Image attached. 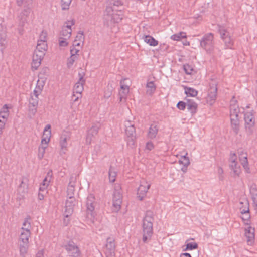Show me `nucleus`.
<instances>
[{"label":"nucleus","mask_w":257,"mask_h":257,"mask_svg":"<svg viewBox=\"0 0 257 257\" xmlns=\"http://www.w3.org/2000/svg\"><path fill=\"white\" fill-rule=\"evenodd\" d=\"M144 41L152 46H156L158 44V41L150 35L145 36Z\"/></svg>","instance_id":"cd10ccee"},{"label":"nucleus","mask_w":257,"mask_h":257,"mask_svg":"<svg viewBox=\"0 0 257 257\" xmlns=\"http://www.w3.org/2000/svg\"><path fill=\"white\" fill-rule=\"evenodd\" d=\"M31 232L21 230L19 239V246L20 255L25 257L29 248V238L30 237Z\"/></svg>","instance_id":"7ed1b4c3"},{"label":"nucleus","mask_w":257,"mask_h":257,"mask_svg":"<svg viewBox=\"0 0 257 257\" xmlns=\"http://www.w3.org/2000/svg\"><path fill=\"white\" fill-rule=\"evenodd\" d=\"M68 39L62 37H60L59 38V44L60 47H66L68 45V42L67 41Z\"/></svg>","instance_id":"09e8293b"},{"label":"nucleus","mask_w":257,"mask_h":257,"mask_svg":"<svg viewBox=\"0 0 257 257\" xmlns=\"http://www.w3.org/2000/svg\"><path fill=\"white\" fill-rule=\"evenodd\" d=\"M105 255L106 257L114 256L115 254L116 244L115 239L112 237L107 238L105 244Z\"/></svg>","instance_id":"0eeeda50"},{"label":"nucleus","mask_w":257,"mask_h":257,"mask_svg":"<svg viewBox=\"0 0 257 257\" xmlns=\"http://www.w3.org/2000/svg\"><path fill=\"white\" fill-rule=\"evenodd\" d=\"M127 145L133 147L136 140V130L134 125H128L125 129Z\"/></svg>","instance_id":"ddd939ff"},{"label":"nucleus","mask_w":257,"mask_h":257,"mask_svg":"<svg viewBox=\"0 0 257 257\" xmlns=\"http://www.w3.org/2000/svg\"><path fill=\"white\" fill-rule=\"evenodd\" d=\"M240 109L238 105H232L230 106V116H238Z\"/></svg>","instance_id":"2f4dec72"},{"label":"nucleus","mask_w":257,"mask_h":257,"mask_svg":"<svg viewBox=\"0 0 257 257\" xmlns=\"http://www.w3.org/2000/svg\"><path fill=\"white\" fill-rule=\"evenodd\" d=\"M28 192V186L24 183V181L22 180L21 184L18 188V193L23 197L26 193Z\"/></svg>","instance_id":"bb28decb"},{"label":"nucleus","mask_w":257,"mask_h":257,"mask_svg":"<svg viewBox=\"0 0 257 257\" xmlns=\"http://www.w3.org/2000/svg\"><path fill=\"white\" fill-rule=\"evenodd\" d=\"M79 81L75 84L73 88V93H76L81 96V93L83 90V85L85 83V80L82 74L79 73Z\"/></svg>","instance_id":"dca6fc26"},{"label":"nucleus","mask_w":257,"mask_h":257,"mask_svg":"<svg viewBox=\"0 0 257 257\" xmlns=\"http://www.w3.org/2000/svg\"><path fill=\"white\" fill-rule=\"evenodd\" d=\"M113 91V87L111 85H108L107 87V89L104 92V97L106 98H109L112 95Z\"/></svg>","instance_id":"c03bdc74"},{"label":"nucleus","mask_w":257,"mask_h":257,"mask_svg":"<svg viewBox=\"0 0 257 257\" xmlns=\"http://www.w3.org/2000/svg\"><path fill=\"white\" fill-rule=\"evenodd\" d=\"M36 48L46 52L47 48V45L46 42L44 41H43V42H42V41H38Z\"/></svg>","instance_id":"ea45409f"},{"label":"nucleus","mask_w":257,"mask_h":257,"mask_svg":"<svg viewBox=\"0 0 257 257\" xmlns=\"http://www.w3.org/2000/svg\"><path fill=\"white\" fill-rule=\"evenodd\" d=\"M186 106L187 109L192 113V114H194L196 112L198 105L193 99H187Z\"/></svg>","instance_id":"412c9836"},{"label":"nucleus","mask_w":257,"mask_h":257,"mask_svg":"<svg viewBox=\"0 0 257 257\" xmlns=\"http://www.w3.org/2000/svg\"><path fill=\"white\" fill-rule=\"evenodd\" d=\"M46 36L47 33L46 32H44V31H42L40 35V39L38 41H42V42H43V41H44L46 42Z\"/></svg>","instance_id":"4d7b16f0"},{"label":"nucleus","mask_w":257,"mask_h":257,"mask_svg":"<svg viewBox=\"0 0 257 257\" xmlns=\"http://www.w3.org/2000/svg\"><path fill=\"white\" fill-rule=\"evenodd\" d=\"M84 40V33L82 31H80L78 33L77 35L76 36V37L75 38V39L74 40V43H76L78 41L83 43Z\"/></svg>","instance_id":"8fccbe9b"},{"label":"nucleus","mask_w":257,"mask_h":257,"mask_svg":"<svg viewBox=\"0 0 257 257\" xmlns=\"http://www.w3.org/2000/svg\"><path fill=\"white\" fill-rule=\"evenodd\" d=\"M122 195L120 189H115L113 195V204L112 209L113 212H117L121 208Z\"/></svg>","instance_id":"423d86ee"},{"label":"nucleus","mask_w":257,"mask_h":257,"mask_svg":"<svg viewBox=\"0 0 257 257\" xmlns=\"http://www.w3.org/2000/svg\"><path fill=\"white\" fill-rule=\"evenodd\" d=\"M186 38V33L183 32H181L177 34H175L171 36V39L175 41H179L181 38Z\"/></svg>","instance_id":"c9c22d12"},{"label":"nucleus","mask_w":257,"mask_h":257,"mask_svg":"<svg viewBox=\"0 0 257 257\" xmlns=\"http://www.w3.org/2000/svg\"><path fill=\"white\" fill-rule=\"evenodd\" d=\"M239 158L241 163L245 169H249L247 154L243 151H239Z\"/></svg>","instance_id":"5701e85b"},{"label":"nucleus","mask_w":257,"mask_h":257,"mask_svg":"<svg viewBox=\"0 0 257 257\" xmlns=\"http://www.w3.org/2000/svg\"><path fill=\"white\" fill-rule=\"evenodd\" d=\"M123 2L121 0H114L113 5L114 6H119L123 5Z\"/></svg>","instance_id":"774afa93"},{"label":"nucleus","mask_w":257,"mask_h":257,"mask_svg":"<svg viewBox=\"0 0 257 257\" xmlns=\"http://www.w3.org/2000/svg\"><path fill=\"white\" fill-rule=\"evenodd\" d=\"M6 38L5 33L0 34V45L1 46H5L6 44Z\"/></svg>","instance_id":"603ef678"},{"label":"nucleus","mask_w":257,"mask_h":257,"mask_svg":"<svg viewBox=\"0 0 257 257\" xmlns=\"http://www.w3.org/2000/svg\"><path fill=\"white\" fill-rule=\"evenodd\" d=\"M71 138V133L68 131H64L60 139V145L61 146V150L60 154L61 155L65 154L67 150V141L69 140Z\"/></svg>","instance_id":"9d476101"},{"label":"nucleus","mask_w":257,"mask_h":257,"mask_svg":"<svg viewBox=\"0 0 257 257\" xmlns=\"http://www.w3.org/2000/svg\"><path fill=\"white\" fill-rule=\"evenodd\" d=\"M243 216L241 217V218L244 221H248L250 217L249 213L243 214Z\"/></svg>","instance_id":"69168bd1"},{"label":"nucleus","mask_w":257,"mask_h":257,"mask_svg":"<svg viewBox=\"0 0 257 257\" xmlns=\"http://www.w3.org/2000/svg\"><path fill=\"white\" fill-rule=\"evenodd\" d=\"M146 92L149 95H152L153 93H154L156 89V86L153 81L148 82L146 84Z\"/></svg>","instance_id":"c756f323"},{"label":"nucleus","mask_w":257,"mask_h":257,"mask_svg":"<svg viewBox=\"0 0 257 257\" xmlns=\"http://www.w3.org/2000/svg\"><path fill=\"white\" fill-rule=\"evenodd\" d=\"M50 135H51V132L49 131L48 135H46L45 136H43V138H42V139L41 140V144L40 145L41 146L47 148L48 145V143L50 141Z\"/></svg>","instance_id":"4c0bfd02"},{"label":"nucleus","mask_w":257,"mask_h":257,"mask_svg":"<svg viewBox=\"0 0 257 257\" xmlns=\"http://www.w3.org/2000/svg\"><path fill=\"white\" fill-rule=\"evenodd\" d=\"M31 217L30 216H27V217L25 219V220L23 223V226L21 228L22 230L30 232V228L31 227V223L29 221Z\"/></svg>","instance_id":"c85d7f7f"},{"label":"nucleus","mask_w":257,"mask_h":257,"mask_svg":"<svg viewBox=\"0 0 257 257\" xmlns=\"http://www.w3.org/2000/svg\"><path fill=\"white\" fill-rule=\"evenodd\" d=\"M245 236L248 244H251L254 239V229L249 226L245 229Z\"/></svg>","instance_id":"6ab92c4d"},{"label":"nucleus","mask_w":257,"mask_h":257,"mask_svg":"<svg viewBox=\"0 0 257 257\" xmlns=\"http://www.w3.org/2000/svg\"><path fill=\"white\" fill-rule=\"evenodd\" d=\"M236 154L234 153H230V158H229V162L230 163H236L237 162L236 161Z\"/></svg>","instance_id":"6e6d98bb"},{"label":"nucleus","mask_w":257,"mask_h":257,"mask_svg":"<svg viewBox=\"0 0 257 257\" xmlns=\"http://www.w3.org/2000/svg\"><path fill=\"white\" fill-rule=\"evenodd\" d=\"M72 0H61V7L63 10H68Z\"/></svg>","instance_id":"37998d69"},{"label":"nucleus","mask_w":257,"mask_h":257,"mask_svg":"<svg viewBox=\"0 0 257 257\" xmlns=\"http://www.w3.org/2000/svg\"><path fill=\"white\" fill-rule=\"evenodd\" d=\"M146 148L149 151L152 150L154 148V145L152 142H148L146 143Z\"/></svg>","instance_id":"e2e57ef3"},{"label":"nucleus","mask_w":257,"mask_h":257,"mask_svg":"<svg viewBox=\"0 0 257 257\" xmlns=\"http://www.w3.org/2000/svg\"><path fill=\"white\" fill-rule=\"evenodd\" d=\"M217 87L216 84L210 85L206 97V101L208 104L211 105L214 103L217 97Z\"/></svg>","instance_id":"f8f14e48"},{"label":"nucleus","mask_w":257,"mask_h":257,"mask_svg":"<svg viewBox=\"0 0 257 257\" xmlns=\"http://www.w3.org/2000/svg\"><path fill=\"white\" fill-rule=\"evenodd\" d=\"M158 132V128L156 123L152 124L148 132V137L150 139H154L156 137V135Z\"/></svg>","instance_id":"393cba45"},{"label":"nucleus","mask_w":257,"mask_h":257,"mask_svg":"<svg viewBox=\"0 0 257 257\" xmlns=\"http://www.w3.org/2000/svg\"><path fill=\"white\" fill-rule=\"evenodd\" d=\"M252 200L257 199V189L256 188H252Z\"/></svg>","instance_id":"0e129e2a"},{"label":"nucleus","mask_w":257,"mask_h":257,"mask_svg":"<svg viewBox=\"0 0 257 257\" xmlns=\"http://www.w3.org/2000/svg\"><path fill=\"white\" fill-rule=\"evenodd\" d=\"M187 153L186 154V155H184L181 157V158L179 160V163L180 164H182L183 167L181 168V170L185 173L187 171V167L190 164L189 159L188 157L186 156Z\"/></svg>","instance_id":"b1692460"},{"label":"nucleus","mask_w":257,"mask_h":257,"mask_svg":"<svg viewBox=\"0 0 257 257\" xmlns=\"http://www.w3.org/2000/svg\"><path fill=\"white\" fill-rule=\"evenodd\" d=\"M223 41L224 42L226 48H232L234 44V42L233 39L231 38V36L226 37V39L224 40Z\"/></svg>","instance_id":"e433bc0d"},{"label":"nucleus","mask_w":257,"mask_h":257,"mask_svg":"<svg viewBox=\"0 0 257 257\" xmlns=\"http://www.w3.org/2000/svg\"><path fill=\"white\" fill-rule=\"evenodd\" d=\"M79 50L76 49L75 47H73L70 49V54L71 55H73V56L77 55L78 56V53Z\"/></svg>","instance_id":"052dcab7"},{"label":"nucleus","mask_w":257,"mask_h":257,"mask_svg":"<svg viewBox=\"0 0 257 257\" xmlns=\"http://www.w3.org/2000/svg\"><path fill=\"white\" fill-rule=\"evenodd\" d=\"M77 201L74 197H68L65 203V211L64 213V217L68 218L72 214L74 211V207Z\"/></svg>","instance_id":"1a4fd4ad"},{"label":"nucleus","mask_w":257,"mask_h":257,"mask_svg":"<svg viewBox=\"0 0 257 257\" xmlns=\"http://www.w3.org/2000/svg\"><path fill=\"white\" fill-rule=\"evenodd\" d=\"M34 53H36L38 55L40 56V57H44L45 54V51L40 50L36 48V49L34 51Z\"/></svg>","instance_id":"bf43d9fd"},{"label":"nucleus","mask_w":257,"mask_h":257,"mask_svg":"<svg viewBox=\"0 0 257 257\" xmlns=\"http://www.w3.org/2000/svg\"><path fill=\"white\" fill-rule=\"evenodd\" d=\"M150 186L151 184L148 183L145 181L141 182L137 192L138 197L139 198L140 200L143 199Z\"/></svg>","instance_id":"2eb2a0df"},{"label":"nucleus","mask_w":257,"mask_h":257,"mask_svg":"<svg viewBox=\"0 0 257 257\" xmlns=\"http://www.w3.org/2000/svg\"><path fill=\"white\" fill-rule=\"evenodd\" d=\"M218 31L223 41L226 39V37L230 36V33L223 27L219 26Z\"/></svg>","instance_id":"72a5a7b5"},{"label":"nucleus","mask_w":257,"mask_h":257,"mask_svg":"<svg viewBox=\"0 0 257 257\" xmlns=\"http://www.w3.org/2000/svg\"><path fill=\"white\" fill-rule=\"evenodd\" d=\"M117 173L114 168L110 167L109 170V179L111 182H114L115 181Z\"/></svg>","instance_id":"473e14b6"},{"label":"nucleus","mask_w":257,"mask_h":257,"mask_svg":"<svg viewBox=\"0 0 257 257\" xmlns=\"http://www.w3.org/2000/svg\"><path fill=\"white\" fill-rule=\"evenodd\" d=\"M8 107L7 104H5L0 111V118L7 120L9 116Z\"/></svg>","instance_id":"7c9ffc66"},{"label":"nucleus","mask_w":257,"mask_h":257,"mask_svg":"<svg viewBox=\"0 0 257 257\" xmlns=\"http://www.w3.org/2000/svg\"><path fill=\"white\" fill-rule=\"evenodd\" d=\"M186 103L183 102V101H179L178 104H177V107L178 109L180 110H183L186 108Z\"/></svg>","instance_id":"5fc2aeb1"},{"label":"nucleus","mask_w":257,"mask_h":257,"mask_svg":"<svg viewBox=\"0 0 257 257\" xmlns=\"http://www.w3.org/2000/svg\"><path fill=\"white\" fill-rule=\"evenodd\" d=\"M232 105H238L237 104V101L235 99L234 96L232 97V99L230 101V106H232Z\"/></svg>","instance_id":"338daca9"},{"label":"nucleus","mask_w":257,"mask_h":257,"mask_svg":"<svg viewBox=\"0 0 257 257\" xmlns=\"http://www.w3.org/2000/svg\"><path fill=\"white\" fill-rule=\"evenodd\" d=\"M126 81H128V79H123L120 82V90L119 92L120 101L123 99H125L127 94L129 93V84Z\"/></svg>","instance_id":"4468645a"},{"label":"nucleus","mask_w":257,"mask_h":257,"mask_svg":"<svg viewBox=\"0 0 257 257\" xmlns=\"http://www.w3.org/2000/svg\"><path fill=\"white\" fill-rule=\"evenodd\" d=\"M183 69L185 73L187 74H191L193 71V67L188 64L183 65Z\"/></svg>","instance_id":"de8ad7c7"},{"label":"nucleus","mask_w":257,"mask_h":257,"mask_svg":"<svg viewBox=\"0 0 257 257\" xmlns=\"http://www.w3.org/2000/svg\"><path fill=\"white\" fill-rule=\"evenodd\" d=\"M229 167L233 171L234 176H238L240 175L241 173V169L237 162L230 163Z\"/></svg>","instance_id":"a878e982"},{"label":"nucleus","mask_w":257,"mask_h":257,"mask_svg":"<svg viewBox=\"0 0 257 257\" xmlns=\"http://www.w3.org/2000/svg\"><path fill=\"white\" fill-rule=\"evenodd\" d=\"M75 21L72 19L70 21H67L62 28L61 31L60 33V37L69 39L72 33L71 26L75 24Z\"/></svg>","instance_id":"9b49d317"},{"label":"nucleus","mask_w":257,"mask_h":257,"mask_svg":"<svg viewBox=\"0 0 257 257\" xmlns=\"http://www.w3.org/2000/svg\"><path fill=\"white\" fill-rule=\"evenodd\" d=\"M78 58V56L77 55L73 56V55H71L70 57L68 58L67 60V67L71 68L74 62L77 60Z\"/></svg>","instance_id":"58836bf2"},{"label":"nucleus","mask_w":257,"mask_h":257,"mask_svg":"<svg viewBox=\"0 0 257 257\" xmlns=\"http://www.w3.org/2000/svg\"><path fill=\"white\" fill-rule=\"evenodd\" d=\"M96 203L95 198L93 194H89L86 199V215L87 217L90 220H93L95 216L94 209Z\"/></svg>","instance_id":"20e7f679"},{"label":"nucleus","mask_w":257,"mask_h":257,"mask_svg":"<svg viewBox=\"0 0 257 257\" xmlns=\"http://www.w3.org/2000/svg\"><path fill=\"white\" fill-rule=\"evenodd\" d=\"M50 128H51V125L50 124L46 125L44 128V130L43 136H45V135H48V134L49 133V131L51 132Z\"/></svg>","instance_id":"680f3d73"},{"label":"nucleus","mask_w":257,"mask_h":257,"mask_svg":"<svg viewBox=\"0 0 257 257\" xmlns=\"http://www.w3.org/2000/svg\"><path fill=\"white\" fill-rule=\"evenodd\" d=\"M185 93L186 94L187 96L195 97L197 96L198 92L195 89L190 88L187 87L185 88Z\"/></svg>","instance_id":"f704fd0d"},{"label":"nucleus","mask_w":257,"mask_h":257,"mask_svg":"<svg viewBox=\"0 0 257 257\" xmlns=\"http://www.w3.org/2000/svg\"><path fill=\"white\" fill-rule=\"evenodd\" d=\"M240 212L242 214L249 213V204L248 203V202L246 203V207L244 209H240Z\"/></svg>","instance_id":"13d9d810"},{"label":"nucleus","mask_w":257,"mask_h":257,"mask_svg":"<svg viewBox=\"0 0 257 257\" xmlns=\"http://www.w3.org/2000/svg\"><path fill=\"white\" fill-rule=\"evenodd\" d=\"M75 179L73 178V177L70 178V180L69 183L68 185L67 191V197H74V193H75Z\"/></svg>","instance_id":"4be33fe9"},{"label":"nucleus","mask_w":257,"mask_h":257,"mask_svg":"<svg viewBox=\"0 0 257 257\" xmlns=\"http://www.w3.org/2000/svg\"><path fill=\"white\" fill-rule=\"evenodd\" d=\"M198 247V244L195 242L188 243L186 244V247L184 249V250H191L197 249Z\"/></svg>","instance_id":"a18cd8bd"},{"label":"nucleus","mask_w":257,"mask_h":257,"mask_svg":"<svg viewBox=\"0 0 257 257\" xmlns=\"http://www.w3.org/2000/svg\"><path fill=\"white\" fill-rule=\"evenodd\" d=\"M39 98L37 96H34L31 95V99L29 101V104L34 106H37L38 104Z\"/></svg>","instance_id":"49530a36"},{"label":"nucleus","mask_w":257,"mask_h":257,"mask_svg":"<svg viewBox=\"0 0 257 257\" xmlns=\"http://www.w3.org/2000/svg\"><path fill=\"white\" fill-rule=\"evenodd\" d=\"M47 148V147L40 146L38 148V158L39 160H42V158L44 157L45 153V149Z\"/></svg>","instance_id":"a19ab883"},{"label":"nucleus","mask_w":257,"mask_h":257,"mask_svg":"<svg viewBox=\"0 0 257 257\" xmlns=\"http://www.w3.org/2000/svg\"><path fill=\"white\" fill-rule=\"evenodd\" d=\"M100 124L99 123L94 124L88 130L86 137V142L90 144L93 137L96 136L100 128Z\"/></svg>","instance_id":"f3484780"},{"label":"nucleus","mask_w":257,"mask_h":257,"mask_svg":"<svg viewBox=\"0 0 257 257\" xmlns=\"http://www.w3.org/2000/svg\"><path fill=\"white\" fill-rule=\"evenodd\" d=\"M41 63V61L39 60L38 59H34L33 58L32 62L31 63V66L32 69L34 70H36L39 67Z\"/></svg>","instance_id":"79ce46f5"},{"label":"nucleus","mask_w":257,"mask_h":257,"mask_svg":"<svg viewBox=\"0 0 257 257\" xmlns=\"http://www.w3.org/2000/svg\"><path fill=\"white\" fill-rule=\"evenodd\" d=\"M244 125L247 135L252 134L254 130L255 118L252 112H246L244 115Z\"/></svg>","instance_id":"39448f33"},{"label":"nucleus","mask_w":257,"mask_h":257,"mask_svg":"<svg viewBox=\"0 0 257 257\" xmlns=\"http://www.w3.org/2000/svg\"><path fill=\"white\" fill-rule=\"evenodd\" d=\"M64 247L68 254L71 257H79L81 254V251L78 246L72 241H69Z\"/></svg>","instance_id":"6e6552de"},{"label":"nucleus","mask_w":257,"mask_h":257,"mask_svg":"<svg viewBox=\"0 0 257 257\" xmlns=\"http://www.w3.org/2000/svg\"><path fill=\"white\" fill-rule=\"evenodd\" d=\"M231 128L235 134H237L239 131V120L238 116H230Z\"/></svg>","instance_id":"aec40b11"},{"label":"nucleus","mask_w":257,"mask_h":257,"mask_svg":"<svg viewBox=\"0 0 257 257\" xmlns=\"http://www.w3.org/2000/svg\"><path fill=\"white\" fill-rule=\"evenodd\" d=\"M37 106H34L33 105L29 104V113L32 115H34L37 112Z\"/></svg>","instance_id":"3c124183"},{"label":"nucleus","mask_w":257,"mask_h":257,"mask_svg":"<svg viewBox=\"0 0 257 257\" xmlns=\"http://www.w3.org/2000/svg\"><path fill=\"white\" fill-rule=\"evenodd\" d=\"M214 35L212 33L205 34L200 40L201 47L207 53H212L214 49Z\"/></svg>","instance_id":"f03ea898"},{"label":"nucleus","mask_w":257,"mask_h":257,"mask_svg":"<svg viewBox=\"0 0 257 257\" xmlns=\"http://www.w3.org/2000/svg\"><path fill=\"white\" fill-rule=\"evenodd\" d=\"M30 9H25L18 15V24L20 27L23 28L25 24L27 23V17L28 14L30 13Z\"/></svg>","instance_id":"a211bd4d"},{"label":"nucleus","mask_w":257,"mask_h":257,"mask_svg":"<svg viewBox=\"0 0 257 257\" xmlns=\"http://www.w3.org/2000/svg\"><path fill=\"white\" fill-rule=\"evenodd\" d=\"M7 121V120L6 119L0 118V135L3 133V130L5 127V125Z\"/></svg>","instance_id":"864d4df0"},{"label":"nucleus","mask_w":257,"mask_h":257,"mask_svg":"<svg viewBox=\"0 0 257 257\" xmlns=\"http://www.w3.org/2000/svg\"><path fill=\"white\" fill-rule=\"evenodd\" d=\"M154 213L151 210L146 211L143 220V241L147 243L151 239L153 234V224L154 221Z\"/></svg>","instance_id":"f257e3e1"}]
</instances>
